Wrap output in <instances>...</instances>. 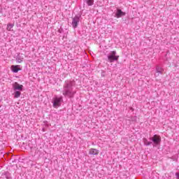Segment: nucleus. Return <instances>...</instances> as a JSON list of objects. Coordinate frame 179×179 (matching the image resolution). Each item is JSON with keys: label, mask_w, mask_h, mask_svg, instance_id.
I'll list each match as a JSON object with an SVG mask.
<instances>
[{"label": "nucleus", "mask_w": 179, "mask_h": 179, "mask_svg": "<svg viewBox=\"0 0 179 179\" xmlns=\"http://www.w3.org/2000/svg\"><path fill=\"white\" fill-rule=\"evenodd\" d=\"M76 85L75 80H67L64 81L62 90L63 96L67 97V99H73L75 94H76V91L74 89Z\"/></svg>", "instance_id": "1"}, {"label": "nucleus", "mask_w": 179, "mask_h": 179, "mask_svg": "<svg viewBox=\"0 0 179 179\" xmlns=\"http://www.w3.org/2000/svg\"><path fill=\"white\" fill-rule=\"evenodd\" d=\"M149 141H151V145H152L153 148H157L162 143V137L157 134H155L152 137L149 138Z\"/></svg>", "instance_id": "2"}, {"label": "nucleus", "mask_w": 179, "mask_h": 179, "mask_svg": "<svg viewBox=\"0 0 179 179\" xmlns=\"http://www.w3.org/2000/svg\"><path fill=\"white\" fill-rule=\"evenodd\" d=\"M107 58L108 62H110V64H112L113 62H115V61H118V59H120V55H117V51L113 50L110 51L107 55Z\"/></svg>", "instance_id": "3"}, {"label": "nucleus", "mask_w": 179, "mask_h": 179, "mask_svg": "<svg viewBox=\"0 0 179 179\" xmlns=\"http://www.w3.org/2000/svg\"><path fill=\"white\" fill-rule=\"evenodd\" d=\"M62 101H64L62 96H60L59 97L55 96L52 99V104L54 108H58V107H60L61 104H62Z\"/></svg>", "instance_id": "4"}, {"label": "nucleus", "mask_w": 179, "mask_h": 179, "mask_svg": "<svg viewBox=\"0 0 179 179\" xmlns=\"http://www.w3.org/2000/svg\"><path fill=\"white\" fill-rule=\"evenodd\" d=\"M79 22H80V15H77L73 17L71 23L73 29H76V27H78Z\"/></svg>", "instance_id": "5"}, {"label": "nucleus", "mask_w": 179, "mask_h": 179, "mask_svg": "<svg viewBox=\"0 0 179 179\" xmlns=\"http://www.w3.org/2000/svg\"><path fill=\"white\" fill-rule=\"evenodd\" d=\"M114 13V17H116L117 19H120V17H122V16H125L127 15L125 12H123L122 9L118 8L116 9Z\"/></svg>", "instance_id": "6"}, {"label": "nucleus", "mask_w": 179, "mask_h": 179, "mask_svg": "<svg viewBox=\"0 0 179 179\" xmlns=\"http://www.w3.org/2000/svg\"><path fill=\"white\" fill-rule=\"evenodd\" d=\"M13 89L14 91L23 92V85H20L17 82H15L13 84Z\"/></svg>", "instance_id": "7"}, {"label": "nucleus", "mask_w": 179, "mask_h": 179, "mask_svg": "<svg viewBox=\"0 0 179 179\" xmlns=\"http://www.w3.org/2000/svg\"><path fill=\"white\" fill-rule=\"evenodd\" d=\"M155 71L157 72V74H155V76L156 77L159 76V73H160V75H163V72H164V69L160 66H157L155 67Z\"/></svg>", "instance_id": "8"}, {"label": "nucleus", "mask_w": 179, "mask_h": 179, "mask_svg": "<svg viewBox=\"0 0 179 179\" xmlns=\"http://www.w3.org/2000/svg\"><path fill=\"white\" fill-rule=\"evenodd\" d=\"M10 69L13 73H17L19 71H21L20 65H12Z\"/></svg>", "instance_id": "9"}, {"label": "nucleus", "mask_w": 179, "mask_h": 179, "mask_svg": "<svg viewBox=\"0 0 179 179\" xmlns=\"http://www.w3.org/2000/svg\"><path fill=\"white\" fill-rule=\"evenodd\" d=\"M84 3H86L87 6H93L94 4V0H84Z\"/></svg>", "instance_id": "10"}, {"label": "nucleus", "mask_w": 179, "mask_h": 179, "mask_svg": "<svg viewBox=\"0 0 179 179\" xmlns=\"http://www.w3.org/2000/svg\"><path fill=\"white\" fill-rule=\"evenodd\" d=\"M22 91H14V93L13 94L14 96V99H19L20 97V95L22 94Z\"/></svg>", "instance_id": "11"}, {"label": "nucleus", "mask_w": 179, "mask_h": 179, "mask_svg": "<svg viewBox=\"0 0 179 179\" xmlns=\"http://www.w3.org/2000/svg\"><path fill=\"white\" fill-rule=\"evenodd\" d=\"M143 142L145 146H150V145H152V141H148V138H144L143 139Z\"/></svg>", "instance_id": "12"}, {"label": "nucleus", "mask_w": 179, "mask_h": 179, "mask_svg": "<svg viewBox=\"0 0 179 179\" xmlns=\"http://www.w3.org/2000/svg\"><path fill=\"white\" fill-rule=\"evenodd\" d=\"M90 155H99V150L96 148H91L90 150Z\"/></svg>", "instance_id": "13"}, {"label": "nucleus", "mask_w": 179, "mask_h": 179, "mask_svg": "<svg viewBox=\"0 0 179 179\" xmlns=\"http://www.w3.org/2000/svg\"><path fill=\"white\" fill-rule=\"evenodd\" d=\"M13 26H15V24L9 23L7 24V30L8 31H10L12 30V29H13Z\"/></svg>", "instance_id": "14"}, {"label": "nucleus", "mask_w": 179, "mask_h": 179, "mask_svg": "<svg viewBox=\"0 0 179 179\" xmlns=\"http://www.w3.org/2000/svg\"><path fill=\"white\" fill-rule=\"evenodd\" d=\"M16 61L17 62H18V64H20L22 62H23V58H20L19 56L16 58Z\"/></svg>", "instance_id": "15"}, {"label": "nucleus", "mask_w": 179, "mask_h": 179, "mask_svg": "<svg viewBox=\"0 0 179 179\" xmlns=\"http://www.w3.org/2000/svg\"><path fill=\"white\" fill-rule=\"evenodd\" d=\"M6 178L7 179L10 178V173H9V172L6 173Z\"/></svg>", "instance_id": "16"}, {"label": "nucleus", "mask_w": 179, "mask_h": 179, "mask_svg": "<svg viewBox=\"0 0 179 179\" xmlns=\"http://www.w3.org/2000/svg\"><path fill=\"white\" fill-rule=\"evenodd\" d=\"M176 178L179 179V172L176 173Z\"/></svg>", "instance_id": "17"}, {"label": "nucleus", "mask_w": 179, "mask_h": 179, "mask_svg": "<svg viewBox=\"0 0 179 179\" xmlns=\"http://www.w3.org/2000/svg\"><path fill=\"white\" fill-rule=\"evenodd\" d=\"M131 110H134V108H131Z\"/></svg>", "instance_id": "18"}, {"label": "nucleus", "mask_w": 179, "mask_h": 179, "mask_svg": "<svg viewBox=\"0 0 179 179\" xmlns=\"http://www.w3.org/2000/svg\"><path fill=\"white\" fill-rule=\"evenodd\" d=\"M0 108H1V106H0Z\"/></svg>", "instance_id": "19"}]
</instances>
